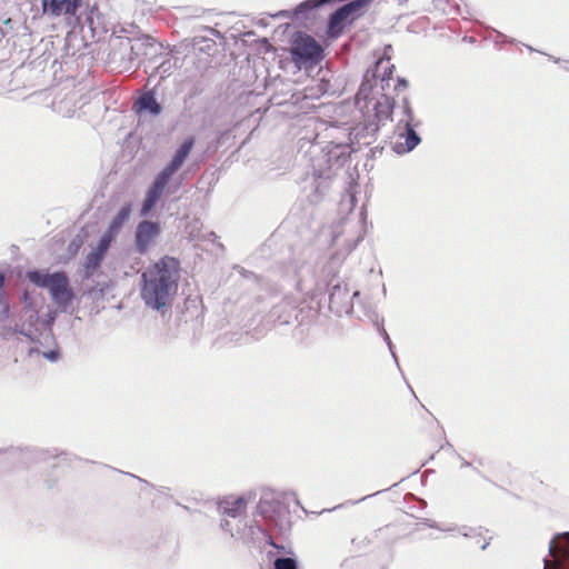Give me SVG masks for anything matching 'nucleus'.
Masks as SVG:
<instances>
[{"mask_svg":"<svg viewBox=\"0 0 569 569\" xmlns=\"http://www.w3.org/2000/svg\"><path fill=\"white\" fill-rule=\"evenodd\" d=\"M179 279L180 261L177 258L164 256L150 263L141 273L142 300L154 310L171 306Z\"/></svg>","mask_w":569,"mask_h":569,"instance_id":"nucleus-1","label":"nucleus"},{"mask_svg":"<svg viewBox=\"0 0 569 569\" xmlns=\"http://www.w3.org/2000/svg\"><path fill=\"white\" fill-rule=\"evenodd\" d=\"M370 0H353L339 8L332 13L328 21L327 33L331 38L339 37L346 26L351 24L358 19Z\"/></svg>","mask_w":569,"mask_h":569,"instance_id":"nucleus-3","label":"nucleus"},{"mask_svg":"<svg viewBox=\"0 0 569 569\" xmlns=\"http://www.w3.org/2000/svg\"><path fill=\"white\" fill-rule=\"evenodd\" d=\"M27 277L38 287L49 289L52 300L58 305L66 306L73 298L68 277L64 272L48 274L39 271H29Z\"/></svg>","mask_w":569,"mask_h":569,"instance_id":"nucleus-2","label":"nucleus"},{"mask_svg":"<svg viewBox=\"0 0 569 569\" xmlns=\"http://www.w3.org/2000/svg\"><path fill=\"white\" fill-rule=\"evenodd\" d=\"M271 546L276 547V548H280L279 546H277L274 542H270Z\"/></svg>","mask_w":569,"mask_h":569,"instance_id":"nucleus-20","label":"nucleus"},{"mask_svg":"<svg viewBox=\"0 0 569 569\" xmlns=\"http://www.w3.org/2000/svg\"><path fill=\"white\" fill-rule=\"evenodd\" d=\"M136 107L138 110H149L154 116L161 112V107L151 92L144 93L140 97L136 102Z\"/></svg>","mask_w":569,"mask_h":569,"instance_id":"nucleus-14","label":"nucleus"},{"mask_svg":"<svg viewBox=\"0 0 569 569\" xmlns=\"http://www.w3.org/2000/svg\"><path fill=\"white\" fill-rule=\"evenodd\" d=\"M160 234V224L149 220L138 223L134 234L136 251L140 254L146 253L151 244Z\"/></svg>","mask_w":569,"mask_h":569,"instance_id":"nucleus-6","label":"nucleus"},{"mask_svg":"<svg viewBox=\"0 0 569 569\" xmlns=\"http://www.w3.org/2000/svg\"><path fill=\"white\" fill-rule=\"evenodd\" d=\"M290 52L297 63L318 62L322 57L321 46L312 37L303 33L293 39Z\"/></svg>","mask_w":569,"mask_h":569,"instance_id":"nucleus-4","label":"nucleus"},{"mask_svg":"<svg viewBox=\"0 0 569 569\" xmlns=\"http://www.w3.org/2000/svg\"><path fill=\"white\" fill-rule=\"evenodd\" d=\"M104 256L93 249L91 252H89L84 260V268L87 273H92L97 268L100 267Z\"/></svg>","mask_w":569,"mask_h":569,"instance_id":"nucleus-15","label":"nucleus"},{"mask_svg":"<svg viewBox=\"0 0 569 569\" xmlns=\"http://www.w3.org/2000/svg\"><path fill=\"white\" fill-rule=\"evenodd\" d=\"M4 284V276L3 273L0 271V289L3 287Z\"/></svg>","mask_w":569,"mask_h":569,"instance_id":"nucleus-18","label":"nucleus"},{"mask_svg":"<svg viewBox=\"0 0 569 569\" xmlns=\"http://www.w3.org/2000/svg\"><path fill=\"white\" fill-rule=\"evenodd\" d=\"M399 84H401V86L406 87V86H407V81H406V80H400V81H399Z\"/></svg>","mask_w":569,"mask_h":569,"instance_id":"nucleus-19","label":"nucleus"},{"mask_svg":"<svg viewBox=\"0 0 569 569\" xmlns=\"http://www.w3.org/2000/svg\"><path fill=\"white\" fill-rule=\"evenodd\" d=\"M273 567L274 569H298L297 561L292 558H277Z\"/></svg>","mask_w":569,"mask_h":569,"instance_id":"nucleus-17","label":"nucleus"},{"mask_svg":"<svg viewBox=\"0 0 569 569\" xmlns=\"http://www.w3.org/2000/svg\"><path fill=\"white\" fill-rule=\"evenodd\" d=\"M116 239L114 236H112L109 232H104L103 236L100 238L97 247L94 248L97 251L101 252L103 256H106L108 249L111 246V242Z\"/></svg>","mask_w":569,"mask_h":569,"instance_id":"nucleus-16","label":"nucleus"},{"mask_svg":"<svg viewBox=\"0 0 569 569\" xmlns=\"http://www.w3.org/2000/svg\"><path fill=\"white\" fill-rule=\"evenodd\" d=\"M171 176H172V173H170L164 168L157 176L154 182L152 183L151 188L148 190V192L146 194V198H144V201H143L142 208H141V216H147L152 210V208L156 206L157 201L161 197Z\"/></svg>","mask_w":569,"mask_h":569,"instance_id":"nucleus-7","label":"nucleus"},{"mask_svg":"<svg viewBox=\"0 0 569 569\" xmlns=\"http://www.w3.org/2000/svg\"><path fill=\"white\" fill-rule=\"evenodd\" d=\"M41 2L43 12L49 11L53 17L76 16L82 7V0H42Z\"/></svg>","mask_w":569,"mask_h":569,"instance_id":"nucleus-8","label":"nucleus"},{"mask_svg":"<svg viewBox=\"0 0 569 569\" xmlns=\"http://www.w3.org/2000/svg\"><path fill=\"white\" fill-rule=\"evenodd\" d=\"M130 213H131V206L130 204H124L119 210V212L116 214V217H113V219L111 220V222H110V224H109V227L107 229V232H109L112 236L117 237V234L121 230V228L124 224V222L129 220Z\"/></svg>","mask_w":569,"mask_h":569,"instance_id":"nucleus-12","label":"nucleus"},{"mask_svg":"<svg viewBox=\"0 0 569 569\" xmlns=\"http://www.w3.org/2000/svg\"><path fill=\"white\" fill-rule=\"evenodd\" d=\"M405 108H406V112L408 114V120L406 123L407 133L405 136V143H406L405 150L411 151L420 142V138L417 134V132L411 128L410 121L412 120V116H411V109L409 107V102L407 100L405 101Z\"/></svg>","mask_w":569,"mask_h":569,"instance_id":"nucleus-13","label":"nucleus"},{"mask_svg":"<svg viewBox=\"0 0 569 569\" xmlns=\"http://www.w3.org/2000/svg\"><path fill=\"white\" fill-rule=\"evenodd\" d=\"M393 106V99L388 96H383L377 101L375 106V116L379 123H385L387 120L391 119Z\"/></svg>","mask_w":569,"mask_h":569,"instance_id":"nucleus-11","label":"nucleus"},{"mask_svg":"<svg viewBox=\"0 0 569 569\" xmlns=\"http://www.w3.org/2000/svg\"><path fill=\"white\" fill-rule=\"evenodd\" d=\"M219 508L221 509L222 515L236 518L243 512L246 508V501L241 497L234 499H224L220 501Z\"/></svg>","mask_w":569,"mask_h":569,"instance_id":"nucleus-10","label":"nucleus"},{"mask_svg":"<svg viewBox=\"0 0 569 569\" xmlns=\"http://www.w3.org/2000/svg\"><path fill=\"white\" fill-rule=\"evenodd\" d=\"M194 140L193 138L189 137L187 138L177 150L176 154L173 156L170 163L164 167L166 170H168L170 173H174L186 161L188 158L192 147H193Z\"/></svg>","mask_w":569,"mask_h":569,"instance_id":"nucleus-9","label":"nucleus"},{"mask_svg":"<svg viewBox=\"0 0 569 569\" xmlns=\"http://www.w3.org/2000/svg\"><path fill=\"white\" fill-rule=\"evenodd\" d=\"M543 569H569V532L557 535L549 543Z\"/></svg>","mask_w":569,"mask_h":569,"instance_id":"nucleus-5","label":"nucleus"}]
</instances>
